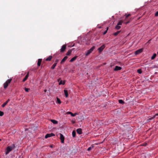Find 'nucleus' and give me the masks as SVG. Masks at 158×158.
<instances>
[{
  "label": "nucleus",
  "instance_id": "obj_38",
  "mask_svg": "<svg viewBox=\"0 0 158 158\" xmlns=\"http://www.w3.org/2000/svg\"><path fill=\"white\" fill-rule=\"evenodd\" d=\"M129 22H126V23H125V24H127V23H129Z\"/></svg>",
  "mask_w": 158,
  "mask_h": 158
},
{
  "label": "nucleus",
  "instance_id": "obj_30",
  "mask_svg": "<svg viewBox=\"0 0 158 158\" xmlns=\"http://www.w3.org/2000/svg\"><path fill=\"white\" fill-rule=\"evenodd\" d=\"M4 114V113L3 112L1 111H0V116H2Z\"/></svg>",
  "mask_w": 158,
  "mask_h": 158
},
{
  "label": "nucleus",
  "instance_id": "obj_35",
  "mask_svg": "<svg viewBox=\"0 0 158 158\" xmlns=\"http://www.w3.org/2000/svg\"><path fill=\"white\" fill-rule=\"evenodd\" d=\"M137 72L138 73L140 74L141 73V71L139 69L137 70Z\"/></svg>",
  "mask_w": 158,
  "mask_h": 158
},
{
  "label": "nucleus",
  "instance_id": "obj_13",
  "mask_svg": "<svg viewBox=\"0 0 158 158\" xmlns=\"http://www.w3.org/2000/svg\"><path fill=\"white\" fill-rule=\"evenodd\" d=\"M77 133L80 135L82 133L81 129L80 128H78L77 129Z\"/></svg>",
  "mask_w": 158,
  "mask_h": 158
},
{
  "label": "nucleus",
  "instance_id": "obj_29",
  "mask_svg": "<svg viewBox=\"0 0 158 158\" xmlns=\"http://www.w3.org/2000/svg\"><path fill=\"white\" fill-rule=\"evenodd\" d=\"M120 32V31H117L116 32L114 33L113 34V35H114L116 36Z\"/></svg>",
  "mask_w": 158,
  "mask_h": 158
},
{
  "label": "nucleus",
  "instance_id": "obj_34",
  "mask_svg": "<svg viewBox=\"0 0 158 158\" xmlns=\"http://www.w3.org/2000/svg\"><path fill=\"white\" fill-rule=\"evenodd\" d=\"M155 16H158V11L156 12L155 13Z\"/></svg>",
  "mask_w": 158,
  "mask_h": 158
},
{
  "label": "nucleus",
  "instance_id": "obj_1",
  "mask_svg": "<svg viewBox=\"0 0 158 158\" xmlns=\"http://www.w3.org/2000/svg\"><path fill=\"white\" fill-rule=\"evenodd\" d=\"M11 81V79H10L7 80L4 84V87L6 89L7 87L8 84L10 83Z\"/></svg>",
  "mask_w": 158,
  "mask_h": 158
},
{
  "label": "nucleus",
  "instance_id": "obj_24",
  "mask_svg": "<svg viewBox=\"0 0 158 158\" xmlns=\"http://www.w3.org/2000/svg\"><path fill=\"white\" fill-rule=\"evenodd\" d=\"M57 64V63H55L52 65V69H54L55 67H56V65Z\"/></svg>",
  "mask_w": 158,
  "mask_h": 158
},
{
  "label": "nucleus",
  "instance_id": "obj_10",
  "mask_svg": "<svg viewBox=\"0 0 158 158\" xmlns=\"http://www.w3.org/2000/svg\"><path fill=\"white\" fill-rule=\"evenodd\" d=\"M66 114H70L71 116L72 117H74V116H75L77 114L76 113H75L74 114H73L71 112H69V111L67 112Z\"/></svg>",
  "mask_w": 158,
  "mask_h": 158
},
{
  "label": "nucleus",
  "instance_id": "obj_40",
  "mask_svg": "<svg viewBox=\"0 0 158 158\" xmlns=\"http://www.w3.org/2000/svg\"><path fill=\"white\" fill-rule=\"evenodd\" d=\"M50 148H52V145H51L50 146Z\"/></svg>",
  "mask_w": 158,
  "mask_h": 158
},
{
  "label": "nucleus",
  "instance_id": "obj_19",
  "mask_svg": "<svg viewBox=\"0 0 158 158\" xmlns=\"http://www.w3.org/2000/svg\"><path fill=\"white\" fill-rule=\"evenodd\" d=\"M41 61H42L41 59H38V63H37V65H38V66H40V65L41 63Z\"/></svg>",
  "mask_w": 158,
  "mask_h": 158
},
{
  "label": "nucleus",
  "instance_id": "obj_39",
  "mask_svg": "<svg viewBox=\"0 0 158 158\" xmlns=\"http://www.w3.org/2000/svg\"><path fill=\"white\" fill-rule=\"evenodd\" d=\"M46 91H47V90L46 89H45V90H44V92H46Z\"/></svg>",
  "mask_w": 158,
  "mask_h": 158
},
{
  "label": "nucleus",
  "instance_id": "obj_18",
  "mask_svg": "<svg viewBox=\"0 0 158 158\" xmlns=\"http://www.w3.org/2000/svg\"><path fill=\"white\" fill-rule=\"evenodd\" d=\"M51 122L54 124H57L58 123V122L55 120L51 119Z\"/></svg>",
  "mask_w": 158,
  "mask_h": 158
},
{
  "label": "nucleus",
  "instance_id": "obj_27",
  "mask_svg": "<svg viewBox=\"0 0 158 158\" xmlns=\"http://www.w3.org/2000/svg\"><path fill=\"white\" fill-rule=\"evenodd\" d=\"M57 102L59 104H60L61 103V102L60 100V99L57 98Z\"/></svg>",
  "mask_w": 158,
  "mask_h": 158
},
{
  "label": "nucleus",
  "instance_id": "obj_16",
  "mask_svg": "<svg viewBox=\"0 0 158 158\" xmlns=\"http://www.w3.org/2000/svg\"><path fill=\"white\" fill-rule=\"evenodd\" d=\"M64 94L65 95V97L67 98L68 96V91L66 90H64Z\"/></svg>",
  "mask_w": 158,
  "mask_h": 158
},
{
  "label": "nucleus",
  "instance_id": "obj_37",
  "mask_svg": "<svg viewBox=\"0 0 158 158\" xmlns=\"http://www.w3.org/2000/svg\"><path fill=\"white\" fill-rule=\"evenodd\" d=\"M158 115V114H156L153 117V118H155L156 116H157Z\"/></svg>",
  "mask_w": 158,
  "mask_h": 158
},
{
  "label": "nucleus",
  "instance_id": "obj_9",
  "mask_svg": "<svg viewBox=\"0 0 158 158\" xmlns=\"http://www.w3.org/2000/svg\"><path fill=\"white\" fill-rule=\"evenodd\" d=\"M66 48V45H63L61 47V48L60 49V52H63L65 50Z\"/></svg>",
  "mask_w": 158,
  "mask_h": 158
},
{
  "label": "nucleus",
  "instance_id": "obj_3",
  "mask_svg": "<svg viewBox=\"0 0 158 158\" xmlns=\"http://www.w3.org/2000/svg\"><path fill=\"white\" fill-rule=\"evenodd\" d=\"M13 148L11 146H8L6 148L5 154L6 155L8 154L13 149Z\"/></svg>",
  "mask_w": 158,
  "mask_h": 158
},
{
  "label": "nucleus",
  "instance_id": "obj_14",
  "mask_svg": "<svg viewBox=\"0 0 158 158\" xmlns=\"http://www.w3.org/2000/svg\"><path fill=\"white\" fill-rule=\"evenodd\" d=\"M10 101V100L8 99L5 102H4L2 105V106L3 107H5V106L7 104L8 102Z\"/></svg>",
  "mask_w": 158,
  "mask_h": 158
},
{
  "label": "nucleus",
  "instance_id": "obj_8",
  "mask_svg": "<svg viewBox=\"0 0 158 158\" xmlns=\"http://www.w3.org/2000/svg\"><path fill=\"white\" fill-rule=\"evenodd\" d=\"M105 48V46L104 45H103L100 47L98 49V50L99 51V52H101L103 51V49Z\"/></svg>",
  "mask_w": 158,
  "mask_h": 158
},
{
  "label": "nucleus",
  "instance_id": "obj_23",
  "mask_svg": "<svg viewBox=\"0 0 158 158\" xmlns=\"http://www.w3.org/2000/svg\"><path fill=\"white\" fill-rule=\"evenodd\" d=\"M121 28V26L119 25H118V24L115 27V29L117 30H118Z\"/></svg>",
  "mask_w": 158,
  "mask_h": 158
},
{
  "label": "nucleus",
  "instance_id": "obj_4",
  "mask_svg": "<svg viewBox=\"0 0 158 158\" xmlns=\"http://www.w3.org/2000/svg\"><path fill=\"white\" fill-rule=\"evenodd\" d=\"M143 50V48H141L136 51L135 53V55L139 54L141 53Z\"/></svg>",
  "mask_w": 158,
  "mask_h": 158
},
{
  "label": "nucleus",
  "instance_id": "obj_15",
  "mask_svg": "<svg viewBox=\"0 0 158 158\" xmlns=\"http://www.w3.org/2000/svg\"><path fill=\"white\" fill-rule=\"evenodd\" d=\"M68 58V57L67 56H65L64 57V58L63 59L61 60V63H62L64 62Z\"/></svg>",
  "mask_w": 158,
  "mask_h": 158
},
{
  "label": "nucleus",
  "instance_id": "obj_36",
  "mask_svg": "<svg viewBox=\"0 0 158 158\" xmlns=\"http://www.w3.org/2000/svg\"><path fill=\"white\" fill-rule=\"evenodd\" d=\"M107 30H108V28H107L106 30V31H104V32H103V34H104H104H106V32H107Z\"/></svg>",
  "mask_w": 158,
  "mask_h": 158
},
{
  "label": "nucleus",
  "instance_id": "obj_11",
  "mask_svg": "<svg viewBox=\"0 0 158 158\" xmlns=\"http://www.w3.org/2000/svg\"><path fill=\"white\" fill-rule=\"evenodd\" d=\"M29 73L28 72L27 73V75H26V76H25V77L23 79V80L22 81L23 82H24L27 80V79L29 77Z\"/></svg>",
  "mask_w": 158,
  "mask_h": 158
},
{
  "label": "nucleus",
  "instance_id": "obj_6",
  "mask_svg": "<svg viewBox=\"0 0 158 158\" xmlns=\"http://www.w3.org/2000/svg\"><path fill=\"white\" fill-rule=\"evenodd\" d=\"M59 83V85H64L65 83V81H62L60 80V79H58V81Z\"/></svg>",
  "mask_w": 158,
  "mask_h": 158
},
{
  "label": "nucleus",
  "instance_id": "obj_28",
  "mask_svg": "<svg viewBox=\"0 0 158 158\" xmlns=\"http://www.w3.org/2000/svg\"><path fill=\"white\" fill-rule=\"evenodd\" d=\"M118 102L119 103L122 104H123L124 103V102L121 99H120L118 100Z\"/></svg>",
  "mask_w": 158,
  "mask_h": 158
},
{
  "label": "nucleus",
  "instance_id": "obj_20",
  "mask_svg": "<svg viewBox=\"0 0 158 158\" xmlns=\"http://www.w3.org/2000/svg\"><path fill=\"white\" fill-rule=\"evenodd\" d=\"M52 57L51 56H49L46 59V60L50 61L51 60Z\"/></svg>",
  "mask_w": 158,
  "mask_h": 158
},
{
  "label": "nucleus",
  "instance_id": "obj_7",
  "mask_svg": "<svg viewBox=\"0 0 158 158\" xmlns=\"http://www.w3.org/2000/svg\"><path fill=\"white\" fill-rule=\"evenodd\" d=\"M54 136H55V134L52 133L50 134H47L45 135V138H48Z\"/></svg>",
  "mask_w": 158,
  "mask_h": 158
},
{
  "label": "nucleus",
  "instance_id": "obj_2",
  "mask_svg": "<svg viewBox=\"0 0 158 158\" xmlns=\"http://www.w3.org/2000/svg\"><path fill=\"white\" fill-rule=\"evenodd\" d=\"M95 49V47L93 46L90 49L88 50L87 52L85 53V55L86 56H87L89 55L91 53L94 49Z\"/></svg>",
  "mask_w": 158,
  "mask_h": 158
},
{
  "label": "nucleus",
  "instance_id": "obj_12",
  "mask_svg": "<svg viewBox=\"0 0 158 158\" xmlns=\"http://www.w3.org/2000/svg\"><path fill=\"white\" fill-rule=\"evenodd\" d=\"M121 69V68L120 67L116 66L114 69V71H118L120 70Z\"/></svg>",
  "mask_w": 158,
  "mask_h": 158
},
{
  "label": "nucleus",
  "instance_id": "obj_26",
  "mask_svg": "<svg viewBox=\"0 0 158 158\" xmlns=\"http://www.w3.org/2000/svg\"><path fill=\"white\" fill-rule=\"evenodd\" d=\"M73 137H74L76 135V132L74 131H73L72 133Z\"/></svg>",
  "mask_w": 158,
  "mask_h": 158
},
{
  "label": "nucleus",
  "instance_id": "obj_17",
  "mask_svg": "<svg viewBox=\"0 0 158 158\" xmlns=\"http://www.w3.org/2000/svg\"><path fill=\"white\" fill-rule=\"evenodd\" d=\"M77 56H74L70 60V62H72L74 60H75L77 58Z\"/></svg>",
  "mask_w": 158,
  "mask_h": 158
},
{
  "label": "nucleus",
  "instance_id": "obj_5",
  "mask_svg": "<svg viewBox=\"0 0 158 158\" xmlns=\"http://www.w3.org/2000/svg\"><path fill=\"white\" fill-rule=\"evenodd\" d=\"M60 139L61 140V142L62 143H64V138L63 135L61 134H60Z\"/></svg>",
  "mask_w": 158,
  "mask_h": 158
},
{
  "label": "nucleus",
  "instance_id": "obj_33",
  "mask_svg": "<svg viewBox=\"0 0 158 158\" xmlns=\"http://www.w3.org/2000/svg\"><path fill=\"white\" fill-rule=\"evenodd\" d=\"M93 146H92V147H89L88 149H87V150L88 151H90L92 148H93Z\"/></svg>",
  "mask_w": 158,
  "mask_h": 158
},
{
  "label": "nucleus",
  "instance_id": "obj_41",
  "mask_svg": "<svg viewBox=\"0 0 158 158\" xmlns=\"http://www.w3.org/2000/svg\"><path fill=\"white\" fill-rule=\"evenodd\" d=\"M1 139H0V141H1Z\"/></svg>",
  "mask_w": 158,
  "mask_h": 158
},
{
  "label": "nucleus",
  "instance_id": "obj_25",
  "mask_svg": "<svg viewBox=\"0 0 158 158\" xmlns=\"http://www.w3.org/2000/svg\"><path fill=\"white\" fill-rule=\"evenodd\" d=\"M123 23V21L122 20H120L118 22L117 24L118 25H121Z\"/></svg>",
  "mask_w": 158,
  "mask_h": 158
},
{
  "label": "nucleus",
  "instance_id": "obj_31",
  "mask_svg": "<svg viewBox=\"0 0 158 158\" xmlns=\"http://www.w3.org/2000/svg\"><path fill=\"white\" fill-rule=\"evenodd\" d=\"M131 15L130 14H128L127 15L126 14L125 16H126V18H127L129 16Z\"/></svg>",
  "mask_w": 158,
  "mask_h": 158
},
{
  "label": "nucleus",
  "instance_id": "obj_32",
  "mask_svg": "<svg viewBox=\"0 0 158 158\" xmlns=\"http://www.w3.org/2000/svg\"><path fill=\"white\" fill-rule=\"evenodd\" d=\"M30 89L29 88H25V90L26 92H28L29 91V90Z\"/></svg>",
  "mask_w": 158,
  "mask_h": 158
},
{
  "label": "nucleus",
  "instance_id": "obj_21",
  "mask_svg": "<svg viewBox=\"0 0 158 158\" xmlns=\"http://www.w3.org/2000/svg\"><path fill=\"white\" fill-rule=\"evenodd\" d=\"M156 53H154L152 56L151 57V60H153L156 57Z\"/></svg>",
  "mask_w": 158,
  "mask_h": 158
},
{
  "label": "nucleus",
  "instance_id": "obj_22",
  "mask_svg": "<svg viewBox=\"0 0 158 158\" xmlns=\"http://www.w3.org/2000/svg\"><path fill=\"white\" fill-rule=\"evenodd\" d=\"M72 50H69L68 52H67V53H66V55H67V56H69L70 55V54H71V52H72Z\"/></svg>",
  "mask_w": 158,
  "mask_h": 158
}]
</instances>
